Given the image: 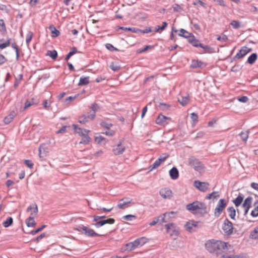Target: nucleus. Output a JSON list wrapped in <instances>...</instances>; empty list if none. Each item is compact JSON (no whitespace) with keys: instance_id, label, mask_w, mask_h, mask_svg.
Wrapping results in <instances>:
<instances>
[{"instance_id":"1","label":"nucleus","mask_w":258,"mask_h":258,"mask_svg":"<svg viewBox=\"0 0 258 258\" xmlns=\"http://www.w3.org/2000/svg\"><path fill=\"white\" fill-rule=\"evenodd\" d=\"M186 209L193 214L207 213V206L205 203L196 201L186 206Z\"/></svg>"},{"instance_id":"2","label":"nucleus","mask_w":258,"mask_h":258,"mask_svg":"<svg viewBox=\"0 0 258 258\" xmlns=\"http://www.w3.org/2000/svg\"><path fill=\"white\" fill-rule=\"evenodd\" d=\"M33 210V213H30V216L26 220V224L29 227H34L36 225V223L34 221V217L37 215L38 212V207L36 204H34V207L31 206H29L26 211L30 212V210Z\"/></svg>"},{"instance_id":"3","label":"nucleus","mask_w":258,"mask_h":258,"mask_svg":"<svg viewBox=\"0 0 258 258\" xmlns=\"http://www.w3.org/2000/svg\"><path fill=\"white\" fill-rule=\"evenodd\" d=\"M218 246L217 247V252L216 255L220 254H225L228 253L230 249H232L231 246L228 242H225L220 240L218 241Z\"/></svg>"},{"instance_id":"4","label":"nucleus","mask_w":258,"mask_h":258,"mask_svg":"<svg viewBox=\"0 0 258 258\" xmlns=\"http://www.w3.org/2000/svg\"><path fill=\"white\" fill-rule=\"evenodd\" d=\"M76 230L82 234L89 237H94L99 236L100 235L95 232L93 229L84 225H80L76 229Z\"/></svg>"},{"instance_id":"5","label":"nucleus","mask_w":258,"mask_h":258,"mask_svg":"<svg viewBox=\"0 0 258 258\" xmlns=\"http://www.w3.org/2000/svg\"><path fill=\"white\" fill-rule=\"evenodd\" d=\"M252 198L251 197H247L243 203L241 209H237V211L238 214L241 212V209L243 210V215H246L250 207L251 204Z\"/></svg>"},{"instance_id":"6","label":"nucleus","mask_w":258,"mask_h":258,"mask_svg":"<svg viewBox=\"0 0 258 258\" xmlns=\"http://www.w3.org/2000/svg\"><path fill=\"white\" fill-rule=\"evenodd\" d=\"M218 240L215 241L214 240H210L208 241L205 243V247L206 249L210 253L216 255V253L217 252V247L218 246Z\"/></svg>"},{"instance_id":"7","label":"nucleus","mask_w":258,"mask_h":258,"mask_svg":"<svg viewBox=\"0 0 258 258\" xmlns=\"http://www.w3.org/2000/svg\"><path fill=\"white\" fill-rule=\"evenodd\" d=\"M227 205V203L224 199H220L215 209L214 215L216 217H218L222 213L223 210L225 209Z\"/></svg>"},{"instance_id":"8","label":"nucleus","mask_w":258,"mask_h":258,"mask_svg":"<svg viewBox=\"0 0 258 258\" xmlns=\"http://www.w3.org/2000/svg\"><path fill=\"white\" fill-rule=\"evenodd\" d=\"M189 164L193 167L195 170L200 173L204 171L205 167L204 165L197 159L190 160Z\"/></svg>"},{"instance_id":"9","label":"nucleus","mask_w":258,"mask_h":258,"mask_svg":"<svg viewBox=\"0 0 258 258\" xmlns=\"http://www.w3.org/2000/svg\"><path fill=\"white\" fill-rule=\"evenodd\" d=\"M222 229L224 232L228 235H230L233 233V224L228 219H226L223 223Z\"/></svg>"},{"instance_id":"10","label":"nucleus","mask_w":258,"mask_h":258,"mask_svg":"<svg viewBox=\"0 0 258 258\" xmlns=\"http://www.w3.org/2000/svg\"><path fill=\"white\" fill-rule=\"evenodd\" d=\"M209 185L208 182H201L199 180H196L194 182V186L202 192L206 191L209 188Z\"/></svg>"},{"instance_id":"11","label":"nucleus","mask_w":258,"mask_h":258,"mask_svg":"<svg viewBox=\"0 0 258 258\" xmlns=\"http://www.w3.org/2000/svg\"><path fill=\"white\" fill-rule=\"evenodd\" d=\"M252 51L251 48H248L247 46H243L239 52L234 56V58L240 59L243 57L248 53Z\"/></svg>"},{"instance_id":"12","label":"nucleus","mask_w":258,"mask_h":258,"mask_svg":"<svg viewBox=\"0 0 258 258\" xmlns=\"http://www.w3.org/2000/svg\"><path fill=\"white\" fill-rule=\"evenodd\" d=\"M115 222V220L113 218H108L107 219L100 220L96 222L93 225L97 228H99L106 224H112Z\"/></svg>"},{"instance_id":"13","label":"nucleus","mask_w":258,"mask_h":258,"mask_svg":"<svg viewBox=\"0 0 258 258\" xmlns=\"http://www.w3.org/2000/svg\"><path fill=\"white\" fill-rule=\"evenodd\" d=\"M125 150V147L120 142L116 146H114L112 151L114 155H118L122 154Z\"/></svg>"},{"instance_id":"14","label":"nucleus","mask_w":258,"mask_h":258,"mask_svg":"<svg viewBox=\"0 0 258 258\" xmlns=\"http://www.w3.org/2000/svg\"><path fill=\"white\" fill-rule=\"evenodd\" d=\"M90 108L92 110V111L89 113V114L88 115V117H89L90 119L92 120L95 117L96 112L99 109V106L96 103H93L91 105Z\"/></svg>"},{"instance_id":"15","label":"nucleus","mask_w":258,"mask_h":258,"mask_svg":"<svg viewBox=\"0 0 258 258\" xmlns=\"http://www.w3.org/2000/svg\"><path fill=\"white\" fill-rule=\"evenodd\" d=\"M160 195L164 199H171L172 197V191L168 188L162 189L160 190Z\"/></svg>"},{"instance_id":"16","label":"nucleus","mask_w":258,"mask_h":258,"mask_svg":"<svg viewBox=\"0 0 258 258\" xmlns=\"http://www.w3.org/2000/svg\"><path fill=\"white\" fill-rule=\"evenodd\" d=\"M206 66V63L199 60H192L190 67L192 69L203 68Z\"/></svg>"},{"instance_id":"17","label":"nucleus","mask_w":258,"mask_h":258,"mask_svg":"<svg viewBox=\"0 0 258 258\" xmlns=\"http://www.w3.org/2000/svg\"><path fill=\"white\" fill-rule=\"evenodd\" d=\"M188 41L193 46L196 47H202V44L200 42V41L197 39L195 36L192 34L188 39Z\"/></svg>"},{"instance_id":"18","label":"nucleus","mask_w":258,"mask_h":258,"mask_svg":"<svg viewBox=\"0 0 258 258\" xmlns=\"http://www.w3.org/2000/svg\"><path fill=\"white\" fill-rule=\"evenodd\" d=\"M200 223V222L198 221H189L186 223L185 227L187 231L191 232L193 231V228L197 227L198 224Z\"/></svg>"},{"instance_id":"19","label":"nucleus","mask_w":258,"mask_h":258,"mask_svg":"<svg viewBox=\"0 0 258 258\" xmlns=\"http://www.w3.org/2000/svg\"><path fill=\"white\" fill-rule=\"evenodd\" d=\"M170 118L162 114H160L156 120V123L159 125H164L167 123L166 121Z\"/></svg>"},{"instance_id":"20","label":"nucleus","mask_w":258,"mask_h":258,"mask_svg":"<svg viewBox=\"0 0 258 258\" xmlns=\"http://www.w3.org/2000/svg\"><path fill=\"white\" fill-rule=\"evenodd\" d=\"M124 199H127V198H124L119 200L117 205V207L120 209H125L129 207V204L131 203L132 200L124 201Z\"/></svg>"},{"instance_id":"21","label":"nucleus","mask_w":258,"mask_h":258,"mask_svg":"<svg viewBox=\"0 0 258 258\" xmlns=\"http://www.w3.org/2000/svg\"><path fill=\"white\" fill-rule=\"evenodd\" d=\"M175 213V212L174 211H171L168 213H165L163 215H160L158 217V221L161 223H166L168 221L167 216H169V215H173Z\"/></svg>"},{"instance_id":"22","label":"nucleus","mask_w":258,"mask_h":258,"mask_svg":"<svg viewBox=\"0 0 258 258\" xmlns=\"http://www.w3.org/2000/svg\"><path fill=\"white\" fill-rule=\"evenodd\" d=\"M74 130L76 133L78 134L80 136H84L86 133H88L90 132L89 130H87L86 129H82L79 127L77 125L73 124Z\"/></svg>"},{"instance_id":"23","label":"nucleus","mask_w":258,"mask_h":258,"mask_svg":"<svg viewBox=\"0 0 258 258\" xmlns=\"http://www.w3.org/2000/svg\"><path fill=\"white\" fill-rule=\"evenodd\" d=\"M169 175L172 179L175 180L178 178L179 172L177 168L173 167L169 171Z\"/></svg>"},{"instance_id":"24","label":"nucleus","mask_w":258,"mask_h":258,"mask_svg":"<svg viewBox=\"0 0 258 258\" xmlns=\"http://www.w3.org/2000/svg\"><path fill=\"white\" fill-rule=\"evenodd\" d=\"M134 244H135V246H136V248L143 245L144 244H145L147 242V238L145 237H142L139 238L137 239L134 241Z\"/></svg>"},{"instance_id":"25","label":"nucleus","mask_w":258,"mask_h":258,"mask_svg":"<svg viewBox=\"0 0 258 258\" xmlns=\"http://www.w3.org/2000/svg\"><path fill=\"white\" fill-rule=\"evenodd\" d=\"M243 196L242 194H239L238 197L235 199L233 200V202L236 207H238L241 205L243 200Z\"/></svg>"},{"instance_id":"26","label":"nucleus","mask_w":258,"mask_h":258,"mask_svg":"<svg viewBox=\"0 0 258 258\" xmlns=\"http://www.w3.org/2000/svg\"><path fill=\"white\" fill-rule=\"evenodd\" d=\"M179 31L178 35L179 36L187 38V39H188L190 35H192V33H189L183 29H180Z\"/></svg>"},{"instance_id":"27","label":"nucleus","mask_w":258,"mask_h":258,"mask_svg":"<svg viewBox=\"0 0 258 258\" xmlns=\"http://www.w3.org/2000/svg\"><path fill=\"white\" fill-rule=\"evenodd\" d=\"M38 103V101L35 100L34 98L31 99L30 100H27L25 103L24 109L33 105H37Z\"/></svg>"},{"instance_id":"28","label":"nucleus","mask_w":258,"mask_h":258,"mask_svg":"<svg viewBox=\"0 0 258 258\" xmlns=\"http://www.w3.org/2000/svg\"><path fill=\"white\" fill-rule=\"evenodd\" d=\"M82 139L81 141L80 142L79 144L87 145L90 142L91 139L88 135L87 133L84 135V136H82Z\"/></svg>"},{"instance_id":"29","label":"nucleus","mask_w":258,"mask_h":258,"mask_svg":"<svg viewBox=\"0 0 258 258\" xmlns=\"http://www.w3.org/2000/svg\"><path fill=\"white\" fill-rule=\"evenodd\" d=\"M219 258H246L243 255H236V254H232L229 253H226L225 254H223Z\"/></svg>"},{"instance_id":"30","label":"nucleus","mask_w":258,"mask_h":258,"mask_svg":"<svg viewBox=\"0 0 258 258\" xmlns=\"http://www.w3.org/2000/svg\"><path fill=\"white\" fill-rule=\"evenodd\" d=\"M46 156V152L42 145H41L39 148V157L41 160H43L45 157Z\"/></svg>"},{"instance_id":"31","label":"nucleus","mask_w":258,"mask_h":258,"mask_svg":"<svg viewBox=\"0 0 258 258\" xmlns=\"http://www.w3.org/2000/svg\"><path fill=\"white\" fill-rule=\"evenodd\" d=\"M178 101L182 106L186 105L189 101V99L188 97H183L182 96H180L178 98Z\"/></svg>"},{"instance_id":"32","label":"nucleus","mask_w":258,"mask_h":258,"mask_svg":"<svg viewBox=\"0 0 258 258\" xmlns=\"http://www.w3.org/2000/svg\"><path fill=\"white\" fill-rule=\"evenodd\" d=\"M89 83V77H81L80 79L78 86H83Z\"/></svg>"},{"instance_id":"33","label":"nucleus","mask_w":258,"mask_h":258,"mask_svg":"<svg viewBox=\"0 0 258 258\" xmlns=\"http://www.w3.org/2000/svg\"><path fill=\"white\" fill-rule=\"evenodd\" d=\"M119 29L125 30V31H130L133 33H139V31H140V29L134 28V27H120L119 28Z\"/></svg>"},{"instance_id":"34","label":"nucleus","mask_w":258,"mask_h":258,"mask_svg":"<svg viewBox=\"0 0 258 258\" xmlns=\"http://www.w3.org/2000/svg\"><path fill=\"white\" fill-rule=\"evenodd\" d=\"M49 29L51 31L52 33V37H56L60 34L59 31L57 30L53 25H50L49 27Z\"/></svg>"},{"instance_id":"35","label":"nucleus","mask_w":258,"mask_h":258,"mask_svg":"<svg viewBox=\"0 0 258 258\" xmlns=\"http://www.w3.org/2000/svg\"><path fill=\"white\" fill-rule=\"evenodd\" d=\"M227 211L229 213V216L230 218L232 220H235L236 210L235 209L232 207H229L227 209Z\"/></svg>"},{"instance_id":"36","label":"nucleus","mask_w":258,"mask_h":258,"mask_svg":"<svg viewBox=\"0 0 258 258\" xmlns=\"http://www.w3.org/2000/svg\"><path fill=\"white\" fill-rule=\"evenodd\" d=\"M220 197L218 191H213L210 194L207 195L206 199L207 200L213 199V200L217 199Z\"/></svg>"},{"instance_id":"37","label":"nucleus","mask_w":258,"mask_h":258,"mask_svg":"<svg viewBox=\"0 0 258 258\" xmlns=\"http://www.w3.org/2000/svg\"><path fill=\"white\" fill-rule=\"evenodd\" d=\"M254 209L251 211V215L253 217H256L258 216V199L254 202L253 204Z\"/></svg>"},{"instance_id":"38","label":"nucleus","mask_w":258,"mask_h":258,"mask_svg":"<svg viewBox=\"0 0 258 258\" xmlns=\"http://www.w3.org/2000/svg\"><path fill=\"white\" fill-rule=\"evenodd\" d=\"M257 57V55L256 53H253L251 54L248 57V58L247 59V62L250 64H252L254 63V62L256 60Z\"/></svg>"},{"instance_id":"39","label":"nucleus","mask_w":258,"mask_h":258,"mask_svg":"<svg viewBox=\"0 0 258 258\" xmlns=\"http://www.w3.org/2000/svg\"><path fill=\"white\" fill-rule=\"evenodd\" d=\"M46 56H50L52 59L55 60L57 57V52L55 50H48L46 54Z\"/></svg>"},{"instance_id":"40","label":"nucleus","mask_w":258,"mask_h":258,"mask_svg":"<svg viewBox=\"0 0 258 258\" xmlns=\"http://www.w3.org/2000/svg\"><path fill=\"white\" fill-rule=\"evenodd\" d=\"M15 117L14 113H10L8 116H7L4 119V121L5 124H9L14 119Z\"/></svg>"},{"instance_id":"41","label":"nucleus","mask_w":258,"mask_h":258,"mask_svg":"<svg viewBox=\"0 0 258 258\" xmlns=\"http://www.w3.org/2000/svg\"><path fill=\"white\" fill-rule=\"evenodd\" d=\"M13 222V218L11 217H8L7 220L3 222V226L7 228L11 226Z\"/></svg>"},{"instance_id":"42","label":"nucleus","mask_w":258,"mask_h":258,"mask_svg":"<svg viewBox=\"0 0 258 258\" xmlns=\"http://www.w3.org/2000/svg\"><path fill=\"white\" fill-rule=\"evenodd\" d=\"M0 32L2 34H4L7 32L6 25L3 19H0Z\"/></svg>"},{"instance_id":"43","label":"nucleus","mask_w":258,"mask_h":258,"mask_svg":"<svg viewBox=\"0 0 258 258\" xmlns=\"http://www.w3.org/2000/svg\"><path fill=\"white\" fill-rule=\"evenodd\" d=\"M88 119H90L88 117V115H83L79 117L78 121L79 123L82 124H85L88 122Z\"/></svg>"},{"instance_id":"44","label":"nucleus","mask_w":258,"mask_h":258,"mask_svg":"<svg viewBox=\"0 0 258 258\" xmlns=\"http://www.w3.org/2000/svg\"><path fill=\"white\" fill-rule=\"evenodd\" d=\"M248 134H249L248 131H246L245 132H242L240 134V136L241 138V139L245 142H246V141L248 138Z\"/></svg>"},{"instance_id":"45","label":"nucleus","mask_w":258,"mask_h":258,"mask_svg":"<svg viewBox=\"0 0 258 258\" xmlns=\"http://www.w3.org/2000/svg\"><path fill=\"white\" fill-rule=\"evenodd\" d=\"M201 47L204 49L205 52L212 53L214 52V48L208 45H204L202 44V47Z\"/></svg>"},{"instance_id":"46","label":"nucleus","mask_w":258,"mask_h":258,"mask_svg":"<svg viewBox=\"0 0 258 258\" xmlns=\"http://www.w3.org/2000/svg\"><path fill=\"white\" fill-rule=\"evenodd\" d=\"M46 226L45 225H43L40 227L37 228V229H36L35 230H32L31 231H30L28 233H29L30 234H32L33 235H35L36 234H37L39 232H40L41 230H42L44 228L46 227Z\"/></svg>"},{"instance_id":"47","label":"nucleus","mask_w":258,"mask_h":258,"mask_svg":"<svg viewBox=\"0 0 258 258\" xmlns=\"http://www.w3.org/2000/svg\"><path fill=\"white\" fill-rule=\"evenodd\" d=\"M110 68L113 71H117L121 69V67L119 65H117V64H115L113 62H111V64L110 65Z\"/></svg>"},{"instance_id":"48","label":"nucleus","mask_w":258,"mask_h":258,"mask_svg":"<svg viewBox=\"0 0 258 258\" xmlns=\"http://www.w3.org/2000/svg\"><path fill=\"white\" fill-rule=\"evenodd\" d=\"M157 107L160 110H166L169 108V105H168V104H165V103H160Z\"/></svg>"},{"instance_id":"49","label":"nucleus","mask_w":258,"mask_h":258,"mask_svg":"<svg viewBox=\"0 0 258 258\" xmlns=\"http://www.w3.org/2000/svg\"><path fill=\"white\" fill-rule=\"evenodd\" d=\"M161 163L160 162V161H159V160L158 159L157 160H156L155 161V162L152 165H151L150 166V167L151 168L150 171L160 166V165L161 164Z\"/></svg>"},{"instance_id":"50","label":"nucleus","mask_w":258,"mask_h":258,"mask_svg":"<svg viewBox=\"0 0 258 258\" xmlns=\"http://www.w3.org/2000/svg\"><path fill=\"white\" fill-rule=\"evenodd\" d=\"M33 36V34L32 32H31V31L28 32V33H27V36H26V43L27 45H29V43L31 41Z\"/></svg>"},{"instance_id":"51","label":"nucleus","mask_w":258,"mask_h":258,"mask_svg":"<svg viewBox=\"0 0 258 258\" xmlns=\"http://www.w3.org/2000/svg\"><path fill=\"white\" fill-rule=\"evenodd\" d=\"M135 244H134V242H131L126 244V249L128 250H132L136 248L135 246Z\"/></svg>"},{"instance_id":"52","label":"nucleus","mask_w":258,"mask_h":258,"mask_svg":"<svg viewBox=\"0 0 258 258\" xmlns=\"http://www.w3.org/2000/svg\"><path fill=\"white\" fill-rule=\"evenodd\" d=\"M230 25L234 29H238L240 27V23L235 20L232 21Z\"/></svg>"},{"instance_id":"53","label":"nucleus","mask_w":258,"mask_h":258,"mask_svg":"<svg viewBox=\"0 0 258 258\" xmlns=\"http://www.w3.org/2000/svg\"><path fill=\"white\" fill-rule=\"evenodd\" d=\"M190 118L194 124H196V123H197V122L198 121V115L197 113H191Z\"/></svg>"},{"instance_id":"54","label":"nucleus","mask_w":258,"mask_h":258,"mask_svg":"<svg viewBox=\"0 0 258 258\" xmlns=\"http://www.w3.org/2000/svg\"><path fill=\"white\" fill-rule=\"evenodd\" d=\"M11 38L8 39V40L4 43L0 44V48L3 49L9 46L10 45L11 43Z\"/></svg>"},{"instance_id":"55","label":"nucleus","mask_w":258,"mask_h":258,"mask_svg":"<svg viewBox=\"0 0 258 258\" xmlns=\"http://www.w3.org/2000/svg\"><path fill=\"white\" fill-rule=\"evenodd\" d=\"M169 155L167 153L162 154L158 158L161 163L164 162L168 157Z\"/></svg>"},{"instance_id":"56","label":"nucleus","mask_w":258,"mask_h":258,"mask_svg":"<svg viewBox=\"0 0 258 258\" xmlns=\"http://www.w3.org/2000/svg\"><path fill=\"white\" fill-rule=\"evenodd\" d=\"M172 7L174 11L175 12H180L182 10V8L180 7V6L177 4H174Z\"/></svg>"},{"instance_id":"57","label":"nucleus","mask_w":258,"mask_h":258,"mask_svg":"<svg viewBox=\"0 0 258 258\" xmlns=\"http://www.w3.org/2000/svg\"><path fill=\"white\" fill-rule=\"evenodd\" d=\"M136 216L135 215H125V216H124L122 218L126 220H127V221H132L133 220V219H136Z\"/></svg>"},{"instance_id":"58","label":"nucleus","mask_w":258,"mask_h":258,"mask_svg":"<svg viewBox=\"0 0 258 258\" xmlns=\"http://www.w3.org/2000/svg\"><path fill=\"white\" fill-rule=\"evenodd\" d=\"M25 164L29 168L32 169L33 167L34 164L30 160H25L24 161Z\"/></svg>"},{"instance_id":"59","label":"nucleus","mask_w":258,"mask_h":258,"mask_svg":"<svg viewBox=\"0 0 258 258\" xmlns=\"http://www.w3.org/2000/svg\"><path fill=\"white\" fill-rule=\"evenodd\" d=\"M100 125L102 127H104V128H105L106 129H108V130L109 129L110 127L112 125V124H111V123H107V122H104V121L103 122H101L100 123Z\"/></svg>"},{"instance_id":"60","label":"nucleus","mask_w":258,"mask_h":258,"mask_svg":"<svg viewBox=\"0 0 258 258\" xmlns=\"http://www.w3.org/2000/svg\"><path fill=\"white\" fill-rule=\"evenodd\" d=\"M238 100L241 102L246 103L248 100V98L247 96H243L238 97Z\"/></svg>"},{"instance_id":"61","label":"nucleus","mask_w":258,"mask_h":258,"mask_svg":"<svg viewBox=\"0 0 258 258\" xmlns=\"http://www.w3.org/2000/svg\"><path fill=\"white\" fill-rule=\"evenodd\" d=\"M95 140L96 142L99 144L101 143L103 141L105 140V138L101 136H99L98 137H96Z\"/></svg>"},{"instance_id":"62","label":"nucleus","mask_w":258,"mask_h":258,"mask_svg":"<svg viewBox=\"0 0 258 258\" xmlns=\"http://www.w3.org/2000/svg\"><path fill=\"white\" fill-rule=\"evenodd\" d=\"M217 39L219 41L225 42L228 40V38L225 35H223L222 36H218Z\"/></svg>"},{"instance_id":"63","label":"nucleus","mask_w":258,"mask_h":258,"mask_svg":"<svg viewBox=\"0 0 258 258\" xmlns=\"http://www.w3.org/2000/svg\"><path fill=\"white\" fill-rule=\"evenodd\" d=\"M106 47L110 50V51H114V50H117V49L116 48H115L111 44H110V43H107L106 44Z\"/></svg>"},{"instance_id":"64","label":"nucleus","mask_w":258,"mask_h":258,"mask_svg":"<svg viewBox=\"0 0 258 258\" xmlns=\"http://www.w3.org/2000/svg\"><path fill=\"white\" fill-rule=\"evenodd\" d=\"M45 236V234L43 233L41 234L40 235L37 236L35 239L34 241L36 242L39 241L41 239H42Z\"/></svg>"}]
</instances>
